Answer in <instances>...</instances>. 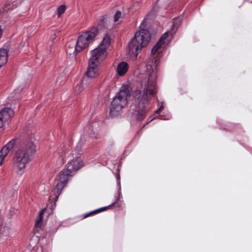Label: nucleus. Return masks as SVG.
Masks as SVG:
<instances>
[{
    "label": "nucleus",
    "mask_w": 252,
    "mask_h": 252,
    "mask_svg": "<svg viewBox=\"0 0 252 252\" xmlns=\"http://www.w3.org/2000/svg\"><path fill=\"white\" fill-rule=\"evenodd\" d=\"M157 74L154 72L148 75H145L140 81V89L135 90L132 94L128 86L123 85L111 102L110 115L117 116L121 114L122 109L127 105L128 99L131 94L133 99L129 111L136 120H143L149 112L146 105L150 102L152 97L157 93Z\"/></svg>",
    "instance_id": "obj_1"
},
{
    "label": "nucleus",
    "mask_w": 252,
    "mask_h": 252,
    "mask_svg": "<svg viewBox=\"0 0 252 252\" xmlns=\"http://www.w3.org/2000/svg\"><path fill=\"white\" fill-rule=\"evenodd\" d=\"M85 141V135H81L76 148L69 154L68 158L69 160L65 168L62 171L58 180L57 181L56 187L53 191L55 195V201H57L63 189L66 185L69 179L83 165L81 155L82 144Z\"/></svg>",
    "instance_id": "obj_2"
},
{
    "label": "nucleus",
    "mask_w": 252,
    "mask_h": 252,
    "mask_svg": "<svg viewBox=\"0 0 252 252\" xmlns=\"http://www.w3.org/2000/svg\"><path fill=\"white\" fill-rule=\"evenodd\" d=\"M18 142L19 147L15 152L13 162L17 168L18 173L22 174L27 164L32 161L36 150L33 143L31 141L21 140Z\"/></svg>",
    "instance_id": "obj_3"
},
{
    "label": "nucleus",
    "mask_w": 252,
    "mask_h": 252,
    "mask_svg": "<svg viewBox=\"0 0 252 252\" xmlns=\"http://www.w3.org/2000/svg\"><path fill=\"white\" fill-rule=\"evenodd\" d=\"M151 40V34L147 30H141L136 32L134 36L128 44L127 52L131 59L136 60L142 49L148 45Z\"/></svg>",
    "instance_id": "obj_4"
},
{
    "label": "nucleus",
    "mask_w": 252,
    "mask_h": 252,
    "mask_svg": "<svg viewBox=\"0 0 252 252\" xmlns=\"http://www.w3.org/2000/svg\"><path fill=\"white\" fill-rule=\"evenodd\" d=\"M98 32V27L94 25L80 35L75 45L74 54L76 55L77 52L88 47L97 36Z\"/></svg>",
    "instance_id": "obj_5"
},
{
    "label": "nucleus",
    "mask_w": 252,
    "mask_h": 252,
    "mask_svg": "<svg viewBox=\"0 0 252 252\" xmlns=\"http://www.w3.org/2000/svg\"><path fill=\"white\" fill-rule=\"evenodd\" d=\"M92 57L90 59V61L94 62L101 60L106 56V50L104 48H102L100 46L92 50L91 51Z\"/></svg>",
    "instance_id": "obj_6"
},
{
    "label": "nucleus",
    "mask_w": 252,
    "mask_h": 252,
    "mask_svg": "<svg viewBox=\"0 0 252 252\" xmlns=\"http://www.w3.org/2000/svg\"><path fill=\"white\" fill-rule=\"evenodd\" d=\"M17 140L18 139H12L0 151V165L2 163L4 158L7 156L10 150L16 145Z\"/></svg>",
    "instance_id": "obj_7"
},
{
    "label": "nucleus",
    "mask_w": 252,
    "mask_h": 252,
    "mask_svg": "<svg viewBox=\"0 0 252 252\" xmlns=\"http://www.w3.org/2000/svg\"><path fill=\"white\" fill-rule=\"evenodd\" d=\"M14 116L13 110L8 107L4 108L0 111V118L4 122H6Z\"/></svg>",
    "instance_id": "obj_8"
},
{
    "label": "nucleus",
    "mask_w": 252,
    "mask_h": 252,
    "mask_svg": "<svg viewBox=\"0 0 252 252\" xmlns=\"http://www.w3.org/2000/svg\"><path fill=\"white\" fill-rule=\"evenodd\" d=\"M96 64L94 62L90 61L89 62V65L87 68V71L86 73L85 76H88L90 78H94L96 76L97 74L96 72Z\"/></svg>",
    "instance_id": "obj_9"
},
{
    "label": "nucleus",
    "mask_w": 252,
    "mask_h": 252,
    "mask_svg": "<svg viewBox=\"0 0 252 252\" xmlns=\"http://www.w3.org/2000/svg\"><path fill=\"white\" fill-rule=\"evenodd\" d=\"M168 37V32L164 33L157 42L156 44L153 47L151 50V54L154 55L161 46L164 44L165 40Z\"/></svg>",
    "instance_id": "obj_10"
},
{
    "label": "nucleus",
    "mask_w": 252,
    "mask_h": 252,
    "mask_svg": "<svg viewBox=\"0 0 252 252\" xmlns=\"http://www.w3.org/2000/svg\"><path fill=\"white\" fill-rule=\"evenodd\" d=\"M168 37V32L164 33L157 42L156 44L153 47L151 50V54L154 55L161 46L164 44L165 40Z\"/></svg>",
    "instance_id": "obj_11"
},
{
    "label": "nucleus",
    "mask_w": 252,
    "mask_h": 252,
    "mask_svg": "<svg viewBox=\"0 0 252 252\" xmlns=\"http://www.w3.org/2000/svg\"><path fill=\"white\" fill-rule=\"evenodd\" d=\"M128 69V63L125 62H122L117 66V73L119 76H122L127 72Z\"/></svg>",
    "instance_id": "obj_12"
},
{
    "label": "nucleus",
    "mask_w": 252,
    "mask_h": 252,
    "mask_svg": "<svg viewBox=\"0 0 252 252\" xmlns=\"http://www.w3.org/2000/svg\"><path fill=\"white\" fill-rule=\"evenodd\" d=\"M8 60V51L6 49H0V67L4 65Z\"/></svg>",
    "instance_id": "obj_13"
},
{
    "label": "nucleus",
    "mask_w": 252,
    "mask_h": 252,
    "mask_svg": "<svg viewBox=\"0 0 252 252\" xmlns=\"http://www.w3.org/2000/svg\"><path fill=\"white\" fill-rule=\"evenodd\" d=\"M179 21L178 19H173L172 26L170 30L166 32H168V37L169 36L172 37L173 35L175 34L179 27Z\"/></svg>",
    "instance_id": "obj_14"
},
{
    "label": "nucleus",
    "mask_w": 252,
    "mask_h": 252,
    "mask_svg": "<svg viewBox=\"0 0 252 252\" xmlns=\"http://www.w3.org/2000/svg\"><path fill=\"white\" fill-rule=\"evenodd\" d=\"M94 83V78L88 76H84L82 81V85L85 86L86 88L92 86Z\"/></svg>",
    "instance_id": "obj_15"
},
{
    "label": "nucleus",
    "mask_w": 252,
    "mask_h": 252,
    "mask_svg": "<svg viewBox=\"0 0 252 252\" xmlns=\"http://www.w3.org/2000/svg\"><path fill=\"white\" fill-rule=\"evenodd\" d=\"M110 44V37L108 35H105L103 38L102 42L100 44V46L104 48L105 49Z\"/></svg>",
    "instance_id": "obj_16"
},
{
    "label": "nucleus",
    "mask_w": 252,
    "mask_h": 252,
    "mask_svg": "<svg viewBox=\"0 0 252 252\" xmlns=\"http://www.w3.org/2000/svg\"><path fill=\"white\" fill-rule=\"evenodd\" d=\"M8 1L9 6L8 9H9V10L17 7L21 2V0H8Z\"/></svg>",
    "instance_id": "obj_17"
},
{
    "label": "nucleus",
    "mask_w": 252,
    "mask_h": 252,
    "mask_svg": "<svg viewBox=\"0 0 252 252\" xmlns=\"http://www.w3.org/2000/svg\"><path fill=\"white\" fill-rule=\"evenodd\" d=\"M121 198V197L118 196L116 199L115 201L113 203H112L111 204H110V205H109L108 206L101 207L99 209H96L95 210V212H96V213H99L100 212L105 211L112 206H114L120 200Z\"/></svg>",
    "instance_id": "obj_18"
},
{
    "label": "nucleus",
    "mask_w": 252,
    "mask_h": 252,
    "mask_svg": "<svg viewBox=\"0 0 252 252\" xmlns=\"http://www.w3.org/2000/svg\"><path fill=\"white\" fill-rule=\"evenodd\" d=\"M116 177L117 179V185L118 187V196L122 198V195L121 193V182H120V175L119 173H117L116 175Z\"/></svg>",
    "instance_id": "obj_19"
},
{
    "label": "nucleus",
    "mask_w": 252,
    "mask_h": 252,
    "mask_svg": "<svg viewBox=\"0 0 252 252\" xmlns=\"http://www.w3.org/2000/svg\"><path fill=\"white\" fill-rule=\"evenodd\" d=\"M66 10V6L64 5H60L57 9V14L59 17L63 14Z\"/></svg>",
    "instance_id": "obj_20"
},
{
    "label": "nucleus",
    "mask_w": 252,
    "mask_h": 252,
    "mask_svg": "<svg viewBox=\"0 0 252 252\" xmlns=\"http://www.w3.org/2000/svg\"><path fill=\"white\" fill-rule=\"evenodd\" d=\"M90 137L92 138H96L98 136V133L96 130H94L93 129H90L88 132Z\"/></svg>",
    "instance_id": "obj_21"
},
{
    "label": "nucleus",
    "mask_w": 252,
    "mask_h": 252,
    "mask_svg": "<svg viewBox=\"0 0 252 252\" xmlns=\"http://www.w3.org/2000/svg\"><path fill=\"white\" fill-rule=\"evenodd\" d=\"M85 89H86V88L85 87V86H83L82 85V82L79 84H78L76 87H75V92L76 93H81L82 91H83Z\"/></svg>",
    "instance_id": "obj_22"
},
{
    "label": "nucleus",
    "mask_w": 252,
    "mask_h": 252,
    "mask_svg": "<svg viewBox=\"0 0 252 252\" xmlns=\"http://www.w3.org/2000/svg\"><path fill=\"white\" fill-rule=\"evenodd\" d=\"M65 155L66 153H63V152H62V153H59V164H63V162H64V157H63V155Z\"/></svg>",
    "instance_id": "obj_23"
},
{
    "label": "nucleus",
    "mask_w": 252,
    "mask_h": 252,
    "mask_svg": "<svg viewBox=\"0 0 252 252\" xmlns=\"http://www.w3.org/2000/svg\"><path fill=\"white\" fill-rule=\"evenodd\" d=\"M121 16V12L120 11H118L116 12L114 15V22H117L119 21Z\"/></svg>",
    "instance_id": "obj_24"
},
{
    "label": "nucleus",
    "mask_w": 252,
    "mask_h": 252,
    "mask_svg": "<svg viewBox=\"0 0 252 252\" xmlns=\"http://www.w3.org/2000/svg\"><path fill=\"white\" fill-rule=\"evenodd\" d=\"M42 221V219L38 218L35 221V226L37 228H39L41 226V222Z\"/></svg>",
    "instance_id": "obj_25"
},
{
    "label": "nucleus",
    "mask_w": 252,
    "mask_h": 252,
    "mask_svg": "<svg viewBox=\"0 0 252 252\" xmlns=\"http://www.w3.org/2000/svg\"><path fill=\"white\" fill-rule=\"evenodd\" d=\"M104 19L102 18H101L99 20V21L97 22V25L101 27L104 26Z\"/></svg>",
    "instance_id": "obj_26"
},
{
    "label": "nucleus",
    "mask_w": 252,
    "mask_h": 252,
    "mask_svg": "<svg viewBox=\"0 0 252 252\" xmlns=\"http://www.w3.org/2000/svg\"><path fill=\"white\" fill-rule=\"evenodd\" d=\"M94 213H97L96 212H95V210L94 211H91L90 212L84 214V218H86L89 217L90 216H91V215L94 214Z\"/></svg>",
    "instance_id": "obj_27"
},
{
    "label": "nucleus",
    "mask_w": 252,
    "mask_h": 252,
    "mask_svg": "<svg viewBox=\"0 0 252 252\" xmlns=\"http://www.w3.org/2000/svg\"><path fill=\"white\" fill-rule=\"evenodd\" d=\"M44 209H42V210H41L39 212V215H38V218H40L41 219H43V217H42V216L44 214Z\"/></svg>",
    "instance_id": "obj_28"
},
{
    "label": "nucleus",
    "mask_w": 252,
    "mask_h": 252,
    "mask_svg": "<svg viewBox=\"0 0 252 252\" xmlns=\"http://www.w3.org/2000/svg\"><path fill=\"white\" fill-rule=\"evenodd\" d=\"M163 104H162V105L156 111V113H159L161 111V110L163 109Z\"/></svg>",
    "instance_id": "obj_29"
},
{
    "label": "nucleus",
    "mask_w": 252,
    "mask_h": 252,
    "mask_svg": "<svg viewBox=\"0 0 252 252\" xmlns=\"http://www.w3.org/2000/svg\"><path fill=\"white\" fill-rule=\"evenodd\" d=\"M3 121L0 118V128L2 127L3 126Z\"/></svg>",
    "instance_id": "obj_30"
},
{
    "label": "nucleus",
    "mask_w": 252,
    "mask_h": 252,
    "mask_svg": "<svg viewBox=\"0 0 252 252\" xmlns=\"http://www.w3.org/2000/svg\"><path fill=\"white\" fill-rule=\"evenodd\" d=\"M56 207V203H54V204L52 206V209L55 208Z\"/></svg>",
    "instance_id": "obj_31"
},
{
    "label": "nucleus",
    "mask_w": 252,
    "mask_h": 252,
    "mask_svg": "<svg viewBox=\"0 0 252 252\" xmlns=\"http://www.w3.org/2000/svg\"><path fill=\"white\" fill-rule=\"evenodd\" d=\"M155 118H153L152 119H151L149 122H148L146 124H148V123H150L151 122H152Z\"/></svg>",
    "instance_id": "obj_32"
},
{
    "label": "nucleus",
    "mask_w": 252,
    "mask_h": 252,
    "mask_svg": "<svg viewBox=\"0 0 252 252\" xmlns=\"http://www.w3.org/2000/svg\"><path fill=\"white\" fill-rule=\"evenodd\" d=\"M50 52H51V47H50Z\"/></svg>",
    "instance_id": "obj_33"
},
{
    "label": "nucleus",
    "mask_w": 252,
    "mask_h": 252,
    "mask_svg": "<svg viewBox=\"0 0 252 252\" xmlns=\"http://www.w3.org/2000/svg\"><path fill=\"white\" fill-rule=\"evenodd\" d=\"M251 3H252V1H251Z\"/></svg>",
    "instance_id": "obj_34"
}]
</instances>
